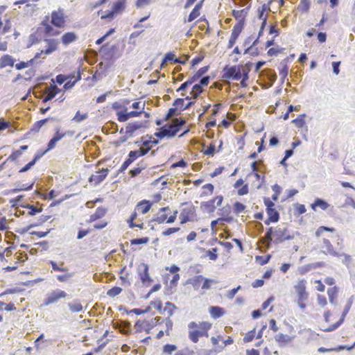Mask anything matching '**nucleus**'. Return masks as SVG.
<instances>
[{
	"instance_id": "8",
	"label": "nucleus",
	"mask_w": 355,
	"mask_h": 355,
	"mask_svg": "<svg viewBox=\"0 0 355 355\" xmlns=\"http://www.w3.org/2000/svg\"><path fill=\"white\" fill-rule=\"evenodd\" d=\"M67 294L62 290H56L49 294L46 298L44 300L43 302V306H49L51 304L55 303L58 301V300L61 298H64Z\"/></svg>"
},
{
	"instance_id": "57",
	"label": "nucleus",
	"mask_w": 355,
	"mask_h": 355,
	"mask_svg": "<svg viewBox=\"0 0 355 355\" xmlns=\"http://www.w3.org/2000/svg\"><path fill=\"white\" fill-rule=\"evenodd\" d=\"M272 189L275 192L272 196V200L273 201H277L278 200L279 195L281 193L282 189L277 184H275L272 187Z\"/></svg>"
},
{
	"instance_id": "62",
	"label": "nucleus",
	"mask_w": 355,
	"mask_h": 355,
	"mask_svg": "<svg viewBox=\"0 0 355 355\" xmlns=\"http://www.w3.org/2000/svg\"><path fill=\"white\" fill-rule=\"evenodd\" d=\"M352 302L351 300H349L347 302V303L346 304V305L345 306V308H344L343 311L342 313L341 317L340 318L343 322H344L345 318L347 314L349 311L351 306H352Z\"/></svg>"
},
{
	"instance_id": "59",
	"label": "nucleus",
	"mask_w": 355,
	"mask_h": 355,
	"mask_svg": "<svg viewBox=\"0 0 355 355\" xmlns=\"http://www.w3.org/2000/svg\"><path fill=\"white\" fill-rule=\"evenodd\" d=\"M281 66L282 67L279 70V75L282 77V82L284 83V79L287 77L288 73V65H286L285 63H284V64H281Z\"/></svg>"
},
{
	"instance_id": "25",
	"label": "nucleus",
	"mask_w": 355,
	"mask_h": 355,
	"mask_svg": "<svg viewBox=\"0 0 355 355\" xmlns=\"http://www.w3.org/2000/svg\"><path fill=\"white\" fill-rule=\"evenodd\" d=\"M338 293V288L336 286L330 288L327 291L329 302L334 305H336L338 304V302L336 300Z\"/></svg>"
},
{
	"instance_id": "58",
	"label": "nucleus",
	"mask_w": 355,
	"mask_h": 355,
	"mask_svg": "<svg viewBox=\"0 0 355 355\" xmlns=\"http://www.w3.org/2000/svg\"><path fill=\"white\" fill-rule=\"evenodd\" d=\"M245 205L240 202H236L234 204V212L239 214L243 212L245 209Z\"/></svg>"
},
{
	"instance_id": "42",
	"label": "nucleus",
	"mask_w": 355,
	"mask_h": 355,
	"mask_svg": "<svg viewBox=\"0 0 355 355\" xmlns=\"http://www.w3.org/2000/svg\"><path fill=\"white\" fill-rule=\"evenodd\" d=\"M49 120V118H46L40 121H36L32 126L31 130L35 132H38L41 128Z\"/></svg>"
},
{
	"instance_id": "54",
	"label": "nucleus",
	"mask_w": 355,
	"mask_h": 355,
	"mask_svg": "<svg viewBox=\"0 0 355 355\" xmlns=\"http://www.w3.org/2000/svg\"><path fill=\"white\" fill-rule=\"evenodd\" d=\"M88 117L87 113L80 114V111H78L73 118L72 119V121H74L77 123H80L85 120Z\"/></svg>"
},
{
	"instance_id": "40",
	"label": "nucleus",
	"mask_w": 355,
	"mask_h": 355,
	"mask_svg": "<svg viewBox=\"0 0 355 355\" xmlns=\"http://www.w3.org/2000/svg\"><path fill=\"white\" fill-rule=\"evenodd\" d=\"M273 0H270L269 2L266 4H263L259 9H258V18L259 19H263V15H264V12L266 11V10H270V4L272 3Z\"/></svg>"
},
{
	"instance_id": "18",
	"label": "nucleus",
	"mask_w": 355,
	"mask_h": 355,
	"mask_svg": "<svg viewBox=\"0 0 355 355\" xmlns=\"http://www.w3.org/2000/svg\"><path fill=\"white\" fill-rule=\"evenodd\" d=\"M15 62V59L12 56L6 54L1 56L0 58V69L5 68L8 66L13 67Z\"/></svg>"
},
{
	"instance_id": "50",
	"label": "nucleus",
	"mask_w": 355,
	"mask_h": 355,
	"mask_svg": "<svg viewBox=\"0 0 355 355\" xmlns=\"http://www.w3.org/2000/svg\"><path fill=\"white\" fill-rule=\"evenodd\" d=\"M103 129H107V132L111 131V133L114 134L118 131V125L114 121H110L106 124V126L103 127Z\"/></svg>"
},
{
	"instance_id": "29",
	"label": "nucleus",
	"mask_w": 355,
	"mask_h": 355,
	"mask_svg": "<svg viewBox=\"0 0 355 355\" xmlns=\"http://www.w3.org/2000/svg\"><path fill=\"white\" fill-rule=\"evenodd\" d=\"M274 231L272 227H269L267 230V232L266 233V240H264L263 238H261V241L264 243V245L269 248L271 245V243L272 242V236H274Z\"/></svg>"
},
{
	"instance_id": "36",
	"label": "nucleus",
	"mask_w": 355,
	"mask_h": 355,
	"mask_svg": "<svg viewBox=\"0 0 355 355\" xmlns=\"http://www.w3.org/2000/svg\"><path fill=\"white\" fill-rule=\"evenodd\" d=\"M267 214L268 215V218H270V220H273V223H277L279 220V213L275 208L270 209L266 211Z\"/></svg>"
},
{
	"instance_id": "41",
	"label": "nucleus",
	"mask_w": 355,
	"mask_h": 355,
	"mask_svg": "<svg viewBox=\"0 0 355 355\" xmlns=\"http://www.w3.org/2000/svg\"><path fill=\"white\" fill-rule=\"evenodd\" d=\"M35 193L43 199L52 200L56 196V192L55 190H51L47 194H43L41 191L37 190L35 191Z\"/></svg>"
},
{
	"instance_id": "31",
	"label": "nucleus",
	"mask_w": 355,
	"mask_h": 355,
	"mask_svg": "<svg viewBox=\"0 0 355 355\" xmlns=\"http://www.w3.org/2000/svg\"><path fill=\"white\" fill-rule=\"evenodd\" d=\"M192 209H183L180 215V223L184 224L190 220L189 215L192 213Z\"/></svg>"
},
{
	"instance_id": "46",
	"label": "nucleus",
	"mask_w": 355,
	"mask_h": 355,
	"mask_svg": "<svg viewBox=\"0 0 355 355\" xmlns=\"http://www.w3.org/2000/svg\"><path fill=\"white\" fill-rule=\"evenodd\" d=\"M81 79V75L80 73H78L77 77L74 80H68L64 85L63 88L65 90H68L69 89H71L75 84Z\"/></svg>"
},
{
	"instance_id": "32",
	"label": "nucleus",
	"mask_w": 355,
	"mask_h": 355,
	"mask_svg": "<svg viewBox=\"0 0 355 355\" xmlns=\"http://www.w3.org/2000/svg\"><path fill=\"white\" fill-rule=\"evenodd\" d=\"M117 119L120 122H125L130 119L128 114V108L123 107V110L116 112Z\"/></svg>"
},
{
	"instance_id": "27",
	"label": "nucleus",
	"mask_w": 355,
	"mask_h": 355,
	"mask_svg": "<svg viewBox=\"0 0 355 355\" xmlns=\"http://www.w3.org/2000/svg\"><path fill=\"white\" fill-rule=\"evenodd\" d=\"M204 277L202 275H197L193 277V278H190L187 281V284H191L194 288V290H198L201 282L203 280Z\"/></svg>"
},
{
	"instance_id": "3",
	"label": "nucleus",
	"mask_w": 355,
	"mask_h": 355,
	"mask_svg": "<svg viewBox=\"0 0 355 355\" xmlns=\"http://www.w3.org/2000/svg\"><path fill=\"white\" fill-rule=\"evenodd\" d=\"M241 68L242 64L234 65L229 67L226 65L223 68L224 75L223 77L227 79L234 80H239L241 78Z\"/></svg>"
},
{
	"instance_id": "21",
	"label": "nucleus",
	"mask_w": 355,
	"mask_h": 355,
	"mask_svg": "<svg viewBox=\"0 0 355 355\" xmlns=\"http://www.w3.org/2000/svg\"><path fill=\"white\" fill-rule=\"evenodd\" d=\"M45 42H47L48 46L45 50H42V53L50 55L56 50L58 42L54 39H46Z\"/></svg>"
},
{
	"instance_id": "26",
	"label": "nucleus",
	"mask_w": 355,
	"mask_h": 355,
	"mask_svg": "<svg viewBox=\"0 0 355 355\" xmlns=\"http://www.w3.org/2000/svg\"><path fill=\"white\" fill-rule=\"evenodd\" d=\"M77 35L73 32H68L64 33L61 38L62 42L64 45H68L70 43L76 41Z\"/></svg>"
},
{
	"instance_id": "63",
	"label": "nucleus",
	"mask_w": 355,
	"mask_h": 355,
	"mask_svg": "<svg viewBox=\"0 0 355 355\" xmlns=\"http://www.w3.org/2000/svg\"><path fill=\"white\" fill-rule=\"evenodd\" d=\"M131 107L135 110H139V112H141V114L144 112L145 103L135 102L132 104Z\"/></svg>"
},
{
	"instance_id": "39",
	"label": "nucleus",
	"mask_w": 355,
	"mask_h": 355,
	"mask_svg": "<svg viewBox=\"0 0 355 355\" xmlns=\"http://www.w3.org/2000/svg\"><path fill=\"white\" fill-rule=\"evenodd\" d=\"M24 208L29 209L28 214L29 216H35L38 213H40L42 211V208H37L33 205L26 204L25 205L21 206Z\"/></svg>"
},
{
	"instance_id": "61",
	"label": "nucleus",
	"mask_w": 355,
	"mask_h": 355,
	"mask_svg": "<svg viewBox=\"0 0 355 355\" xmlns=\"http://www.w3.org/2000/svg\"><path fill=\"white\" fill-rule=\"evenodd\" d=\"M178 114V108L173 106V107L168 109L167 114L164 117V120L167 121L170 116H176Z\"/></svg>"
},
{
	"instance_id": "24",
	"label": "nucleus",
	"mask_w": 355,
	"mask_h": 355,
	"mask_svg": "<svg viewBox=\"0 0 355 355\" xmlns=\"http://www.w3.org/2000/svg\"><path fill=\"white\" fill-rule=\"evenodd\" d=\"M167 62H171L173 64H178L181 62V59L176 57L173 52H168L164 55L162 62V65H164Z\"/></svg>"
},
{
	"instance_id": "35",
	"label": "nucleus",
	"mask_w": 355,
	"mask_h": 355,
	"mask_svg": "<svg viewBox=\"0 0 355 355\" xmlns=\"http://www.w3.org/2000/svg\"><path fill=\"white\" fill-rule=\"evenodd\" d=\"M69 311L72 313L82 312L83 310L82 304L78 302L68 303Z\"/></svg>"
},
{
	"instance_id": "22",
	"label": "nucleus",
	"mask_w": 355,
	"mask_h": 355,
	"mask_svg": "<svg viewBox=\"0 0 355 355\" xmlns=\"http://www.w3.org/2000/svg\"><path fill=\"white\" fill-rule=\"evenodd\" d=\"M211 316L214 319L222 317L225 314L224 309L218 306H211L209 308Z\"/></svg>"
},
{
	"instance_id": "2",
	"label": "nucleus",
	"mask_w": 355,
	"mask_h": 355,
	"mask_svg": "<svg viewBox=\"0 0 355 355\" xmlns=\"http://www.w3.org/2000/svg\"><path fill=\"white\" fill-rule=\"evenodd\" d=\"M177 135V130L173 126V124L167 123L163 125L157 131L155 132L154 135L159 139H162L164 137L171 139Z\"/></svg>"
},
{
	"instance_id": "1",
	"label": "nucleus",
	"mask_w": 355,
	"mask_h": 355,
	"mask_svg": "<svg viewBox=\"0 0 355 355\" xmlns=\"http://www.w3.org/2000/svg\"><path fill=\"white\" fill-rule=\"evenodd\" d=\"M259 77L262 83L261 85L265 89L272 86L277 80V74L275 71L270 69H264L259 73Z\"/></svg>"
},
{
	"instance_id": "16",
	"label": "nucleus",
	"mask_w": 355,
	"mask_h": 355,
	"mask_svg": "<svg viewBox=\"0 0 355 355\" xmlns=\"http://www.w3.org/2000/svg\"><path fill=\"white\" fill-rule=\"evenodd\" d=\"M152 207V203L147 200H143L137 203L135 210L143 214H146Z\"/></svg>"
},
{
	"instance_id": "15",
	"label": "nucleus",
	"mask_w": 355,
	"mask_h": 355,
	"mask_svg": "<svg viewBox=\"0 0 355 355\" xmlns=\"http://www.w3.org/2000/svg\"><path fill=\"white\" fill-rule=\"evenodd\" d=\"M322 243V248L324 249L322 250L323 253L331 255L333 257L339 256V254L336 250H334L333 245L328 239H324Z\"/></svg>"
},
{
	"instance_id": "19",
	"label": "nucleus",
	"mask_w": 355,
	"mask_h": 355,
	"mask_svg": "<svg viewBox=\"0 0 355 355\" xmlns=\"http://www.w3.org/2000/svg\"><path fill=\"white\" fill-rule=\"evenodd\" d=\"M330 205L324 199L316 198L314 202L311 205L312 209L315 210L316 207H320L322 210H327Z\"/></svg>"
},
{
	"instance_id": "28",
	"label": "nucleus",
	"mask_w": 355,
	"mask_h": 355,
	"mask_svg": "<svg viewBox=\"0 0 355 355\" xmlns=\"http://www.w3.org/2000/svg\"><path fill=\"white\" fill-rule=\"evenodd\" d=\"M125 0H118L115 3H113L112 6V10L113 12L116 15L121 11L125 9Z\"/></svg>"
},
{
	"instance_id": "20",
	"label": "nucleus",
	"mask_w": 355,
	"mask_h": 355,
	"mask_svg": "<svg viewBox=\"0 0 355 355\" xmlns=\"http://www.w3.org/2000/svg\"><path fill=\"white\" fill-rule=\"evenodd\" d=\"M215 200H209L208 201L202 202L200 203V209L207 213H213L216 209V206L214 205Z\"/></svg>"
},
{
	"instance_id": "12",
	"label": "nucleus",
	"mask_w": 355,
	"mask_h": 355,
	"mask_svg": "<svg viewBox=\"0 0 355 355\" xmlns=\"http://www.w3.org/2000/svg\"><path fill=\"white\" fill-rule=\"evenodd\" d=\"M60 92L61 89L58 88L53 82V83L46 89V93L47 95L43 98L42 102L46 103L51 101Z\"/></svg>"
},
{
	"instance_id": "49",
	"label": "nucleus",
	"mask_w": 355,
	"mask_h": 355,
	"mask_svg": "<svg viewBox=\"0 0 355 355\" xmlns=\"http://www.w3.org/2000/svg\"><path fill=\"white\" fill-rule=\"evenodd\" d=\"M149 241L148 237H141V238H136L130 240V245H140V244H146Z\"/></svg>"
},
{
	"instance_id": "13",
	"label": "nucleus",
	"mask_w": 355,
	"mask_h": 355,
	"mask_svg": "<svg viewBox=\"0 0 355 355\" xmlns=\"http://www.w3.org/2000/svg\"><path fill=\"white\" fill-rule=\"evenodd\" d=\"M109 170L107 168H102L99 175H92L89 178L90 183H94L95 186L102 182L108 174Z\"/></svg>"
},
{
	"instance_id": "53",
	"label": "nucleus",
	"mask_w": 355,
	"mask_h": 355,
	"mask_svg": "<svg viewBox=\"0 0 355 355\" xmlns=\"http://www.w3.org/2000/svg\"><path fill=\"white\" fill-rule=\"evenodd\" d=\"M202 281L204 282L202 284V288L203 290H209L211 288L212 283H215V284L218 283V282L216 281L215 279L205 278V277H204Z\"/></svg>"
},
{
	"instance_id": "51",
	"label": "nucleus",
	"mask_w": 355,
	"mask_h": 355,
	"mask_svg": "<svg viewBox=\"0 0 355 355\" xmlns=\"http://www.w3.org/2000/svg\"><path fill=\"white\" fill-rule=\"evenodd\" d=\"M167 218V214H161L159 211L157 214V216L153 218L150 223L151 222H157L159 224L163 223Z\"/></svg>"
},
{
	"instance_id": "7",
	"label": "nucleus",
	"mask_w": 355,
	"mask_h": 355,
	"mask_svg": "<svg viewBox=\"0 0 355 355\" xmlns=\"http://www.w3.org/2000/svg\"><path fill=\"white\" fill-rule=\"evenodd\" d=\"M245 20L244 19H241L234 25V26L232 31L231 37L229 40L228 46H227L228 49L232 48L233 46L234 45V44L236 43L239 35L241 34V33L242 32V31L243 29V27L245 25Z\"/></svg>"
},
{
	"instance_id": "11",
	"label": "nucleus",
	"mask_w": 355,
	"mask_h": 355,
	"mask_svg": "<svg viewBox=\"0 0 355 355\" xmlns=\"http://www.w3.org/2000/svg\"><path fill=\"white\" fill-rule=\"evenodd\" d=\"M138 158L137 155V151L136 150H131L129 152L128 158L124 161V162L122 164L121 166L119 169L118 173H123L128 166L135 160Z\"/></svg>"
},
{
	"instance_id": "44",
	"label": "nucleus",
	"mask_w": 355,
	"mask_h": 355,
	"mask_svg": "<svg viewBox=\"0 0 355 355\" xmlns=\"http://www.w3.org/2000/svg\"><path fill=\"white\" fill-rule=\"evenodd\" d=\"M146 168V166L141 163L137 164V166L130 171L131 177H136Z\"/></svg>"
},
{
	"instance_id": "37",
	"label": "nucleus",
	"mask_w": 355,
	"mask_h": 355,
	"mask_svg": "<svg viewBox=\"0 0 355 355\" xmlns=\"http://www.w3.org/2000/svg\"><path fill=\"white\" fill-rule=\"evenodd\" d=\"M186 120L183 118H175L173 120V124L175 130H177V133L182 129V128L186 124Z\"/></svg>"
},
{
	"instance_id": "5",
	"label": "nucleus",
	"mask_w": 355,
	"mask_h": 355,
	"mask_svg": "<svg viewBox=\"0 0 355 355\" xmlns=\"http://www.w3.org/2000/svg\"><path fill=\"white\" fill-rule=\"evenodd\" d=\"M275 240L273 241L275 244H279L286 240H292L294 239V234L288 233L286 227H277L274 231Z\"/></svg>"
},
{
	"instance_id": "43",
	"label": "nucleus",
	"mask_w": 355,
	"mask_h": 355,
	"mask_svg": "<svg viewBox=\"0 0 355 355\" xmlns=\"http://www.w3.org/2000/svg\"><path fill=\"white\" fill-rule=\"evenodd\" d=\"M35 182H33L30 185L26 186L25 184H21L19 182L16 183L18 187L12 190V193H17L21 191H30L33 188Z\"/></svg>"
},
{
	"instance_id": "4",
	"label": "nucleus",
	"mask_w": 355,
	"mask_h": 355,
	"mask_svg": "<svg viewBox=\"0 0 355 355\" xmlns=\"http://www.w3.org/2000/svg\"><path fill=\"white\" fill-rule=\"evenodd\" d=\"M149 126V121L147 120L130 122L126 125L125 134L129 137H132L134 132L142 128L146 129Z\"/></svg>"
},
{
	"instance_id": "52",
	"label": "nucleus",
	"mask_w": 355,
	"mask_h": 355,
	"mask_svg": "<svg viewBox=\"0 0 355 355\" xmlns=\"http://www.w3.org/2000/svg\"><path fill=\"white\" fill-rule=\"evenodd\" d=\"M178 349L177 346L173 344H166L163 347V352L167 354H172V353L176 351Z\"/></svg>"
},
{
	"instance_id": "55",
	"label": "nucleus",
	"mask_w": 355,
	"mask_h": 355,
	"mask_svg": "<svg viewBox=\"0 0 355 355\" xmlns=\"http://www.w3.org/2000/svg\"><path fill=\"white\" fill-rule=\"evenodd\" d=\"M270 259H271L270 254H267L265 257H263V256H257L256 257L257 262H258L261 266L268 263L270 261Z\"/></svg>"
},
{
	"instance_id": "60",
	"label": "nucleus",
	"mask_w": 355,
	"mask_h": 355,
	"mask_svg": "<svg viewBox=\"0 0 355 355\" xmlns=\"http://www.w3.org/2000/svg\"><path fill=\"white\" fill-rule=\"evenodd\" d=\"M217 248H214L207 251V256L209 257L210 260L215 261L218 259Z\"/></svg>"
},
{
	"instance_id": "17",
	"label": "nucleus",
	"mask_w": 355,
	"mask_h": 355,
	"mask_svg": "<svg viewBox=\"0 0 355 355\" xmlns=\"http://www.w3.org/2000/svg\"><path fill=\"white\" fill-rule=\"evenodd\" d=\"M205 0H201L194 6L190 14L189 15L187 21L189 22L193 21L200 15V10L202 7L203 2Z\"/></svg>"
},
{
	"instance_id": "38",
	"label": "nucleus",
	"mask_w": 355,
	"mask_h": 355,
	"mask_svg": "<svg viewBox=\"0 0 355 355\" xmlns=\"http://www.w3.org/2000/svg\"><path fill=\"white\" fill-rule=\"evenodd\" d=\"M249 8L250 6L241 10H232V16L236 19H239L241 17L245 19V17L248 15Z\"/></svg>"
},
{
	"instance_id": "48",
	"label": "nucleus",
	"mask_w": 355,
	"mask_h": 355,
	"mask_svg": "<svg viewBox=\"0 0 355 355\" xmlns=\"http://www.w3.org/2000/svg\"><path fill=\"white\" fill-rule=\"evenodd\" d=\"M122 292V288L119 286H114L109 289L107 292V295L110 297H114L119 295Z\"/></svg>"
},
{
	"instance_id": "33",
	"label": "nucleus",
	"mask_w": 355,
	"mask_h": 355,
	"mask_svg": "<svg viewBox=\"0 0 355 355\" xmlns=\"http://www.w3.org/2000/svg\"><path fill=\"white\" fill-rule=\"evenodd\" d=\"M203 87L198 83H196L193 86L190 94L193 98L196 99L203 92Z\"/></svg>"
},
{
	"instance_id": "10",
	"label": "nucleus",
	"mask_w": 355,
	"mask_h": 355,
	"mask_svg": "<svg viewBox=\"0 0 355 355\" xmlns=\"http://www.w3.org/2000/svg\"><path fill=\"white\" fill-rule=\"evenodd\" d=\"M295 290L298 295V301L304 302L308 298V293L306 291V281L302 279L295 286Z\"/></svg>"
},
{
	"instance_id": "34",
	"label": "nucleus",
	"mask_w": 355,
	"mask_h": 355,
	"mask_svg": "<svg viewBox=\"0 0 355 355\" xmlns=\"http://www.w3.org/2000/svg\"><path fill=\"white\" fill-rule=\"evenodd\" d=\"M306 114H300L296 119H293L291 123H294L298 128H302L305 125Z\"/></svg>"
},
{
	"instance_id": "64",
	"label": "nucleus",
	"mask_w": 355,
	"mask_h": 355,
	"mask_svg": "<svg viewBox=\"0 0 355 355\" xmlns=\"http://www.w3.org/2000/svg\"><path fill=\"white\" fill-rule=\"evenodd\" d=\"M255 336V329L248 331L243 338L244 343L251 342Z\"/></svg>"
},
{
	"instance_id": "47",
	"label": "nucleus",
	"mask_w": 355,
	"mask_h": 355,
	"mask_svg": "<svg viewBox=\"0 0 355 355\" xmlns=\"http://www.w3.org/2000/svg\"><path fill=\"white\" fill-rule=\"evenodd\" d=\"M165 307L162 309V312L167 311L168 317H171L173 315V309H176V306L172 302H167L165 304Z\"/></svg>"
},
{
	"instance_id": "14",
	"label": "nucleus",
	"mask_w": 355,
	"mask_h": 355,
	"mask_svg": "<svg viewBox=\"0 0 355 355\" xmlns=\"http://www.w3.org/2000/svg\"><path fill=\"white\" fill-rule=\"evenodd\" d=\"M141 266L143 267V271L139 272V275L141 282L144 284H145L147 282L151 283L153 280L150 277L149 272H148V270H149L148 265L146 263H141Z\"/></svg>"
},
{
	"instance_id": "30",
	"label": "nucleus",
	"mask_w": 355,
	"mask_h": 355,
	"mask_svg": "<svg viewBox=\"0 0 355 355\" xmlns=\"http://www.w3.org/2000/svg\"><path fill=\"white\" fill-rule=\"evenodd\" d=\"M275 339L277 342H278L280 344H286L292 341L293 337L287 334L279 333L275 336Z\"/></svg>"
},
{
	"instance_id": "9",
	"label": "nucleus",
	"mask_w": 355,
	"mask_h": 355,
	"mask_svg": "<svg viewBox=\"0 0 355 355\" xmlns=\"http://www.w3.org/2000/svg\"><path fill=\"white\" fill-rule=\"evenodd\" d=\"M51 24L58 28H61L64 26L65 20L62 10L59 9L58 11H53L51 13Z\"/></svg>"
},
{
	"instance_id": "45",
	"label": "nucleus",
	"mask_w": 355,
	"mask_h": 355,
	"mask_svg": "<svg viewBox=\"0 0 355 355\" xmlns=\"http://www.w3.org/2000/svg\"><path fill=\"white\" fill-rule=\"evenodd\" d=\"M188 337L192 343H197L200 338L198 329L189 330Z\"/></svg>"
},
{
	"instance_id": "6",
	"label": "nucleus",
	"mask_w": 355,
	"mask_h": 355,
	"mask_svg": "<svg viewBox=\"0 0 355 355\" xmlns=\"http://www.w3.org/2000/svg\"><path fill=\"white\" fill-rule=\"evenodd\" d=\"M117 49L118 46L116 44L108 46V44H105L100 48V51L103 53L104 60L114 62L118 58V56L116 55Z\"/></svg>"
},
{
	"instance_id": "56",
	"label": "nucleus",
	"mask_w": 355,
	"mask_h": 355,
	"mask_svg": "<svg viewBox=\"0 0 355 355\" xmlns=\"http://www.w3.org/2000/svg\"><path fill=\"white\" fill-rule=\"evenodd\" d=\"M335 231H336V230L334 227L321 226L316 230L315 236L319 237L322 235L323 232H334Z\"/></svg>"
},
{
	"instance_id": "23",
	"label": "nucleus",
	"mask_w": 355,
	"mask_h": 355,
	"mask_svg": "<svg viewBox=\"0 0 355 355\" xmlns=\"http://www.w3.org/2000/svg\"><path fill=\"white\" fill-rule=\"evenodd\" d=\"M107 209L103 207H98L95 213L90 216L89 221L94 222L97 219L103 218L105 215Z\"/></svg>"
}]
</instances>
